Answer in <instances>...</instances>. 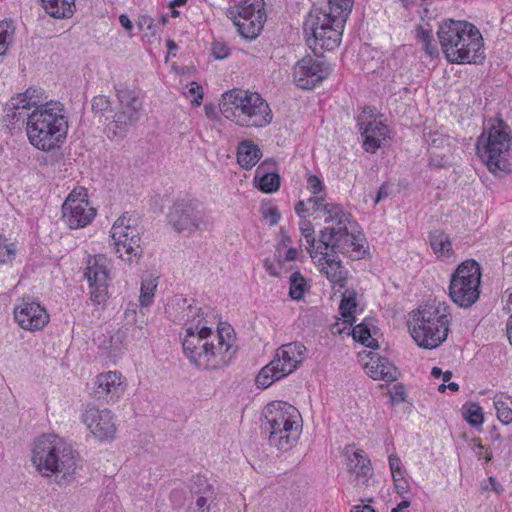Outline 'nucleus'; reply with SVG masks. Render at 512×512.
Wrapping results in <instances>:
<instances>
[{"mask_svg": "<svg viewBox=\"0 0 512 512\" xmlns=\"http://www.w3.org/2000/svg\"><path fill=\"white\" fill-rule=\"evenodd\" d=\"M222 115L244 127H264L272 121L267 102L256 92L232 89L222 94Z\"/></svg>", "mask_w": 512, "mask_h": 512, "instance_id": "nucleus-5", "label": "nucleus"}, {"mask_svg": "<svg viewBox=\"0 0 512 512\" xmlns=\"http://www.w3.org/2000/svg\"><path fill=\"white\" fill-rule=\"evenodd\" d=\"M210 338L206 354L197 357L198 368L217 370L229 365L236 353L232 327L229 324H220Z\"/></svg>", "mask_w": 512, "mask_h": 512, "instance_id": "nucleus-13", "label": "nucleus"}, {"mask_svg": "<svg viewBox=\"0 0 512 512\" xmlns=\"http://www.w3.org/2000/svg\"><path fill=\"white\" fill-rule=\"evenodd\" d=\"M126 383L120 372L100 373L93 381L92 395L106 403L117 401L125 392Z\"/></svg>", "mask_w": 512, "mask_h": 512, "instance_id": "nucleus-21", "label": "nucleus"}, {"mask_svg": "<svg viewBox=\"0 0 512 512\" xmlns=\"http://www.w3.org/2000/svg\"><path fill=\"white\" fill-rule=\"evenodd\" d=\"M15 27L12 21L0 22V56L4 55L13 42Z\"/></svg>", "mask_w": 512, "mask_h": 512, "instance_id": "nucleus-41", "label": "nucleus"}, {"mask_svg": "<svg viewBox=\"0 0 512 512\" xmlns=\"http://www.w3.org/2000/svg\"><path fill=\"white\" fill-rule=\"evenodd\" d=\"M338 252L332 251L330 248L323 249L318 254L321 257L318 260L320 272L323 273L334 287L340 289L345 287L348 277V270L342 264V261L335 255Z\"/></svg>", "mask_w": 512, "mask_h": 512, "instance_id": "nucleus-26", "label": "nucleus"}, {"mask_svg": "<svg viewBox=\"0 0 512 512\" xmlns=\"http://www.w3.org/2000/svg\"><path fill=\"white\" fill-rule=\"evenodd\" d=\"M262 157L259 146L250 140H243L237 147V162L245 170L252 169Z\"/></svg>", "mask_w": 512, "mask_h": 512, "instance_id": "nucleus-31", "label": "nucleus"}, {"mask_svg": "<svg viewBox=\"0 0 512 512\" xmlns=\"http://www.w3.org/2000/svg\"><path fill=\"white\" fill-rule=\"evenodd\" d=\"M28 110L30 109L26 107V104H22L20 100L12 97L5 106L4 121L11 125H15L20 121L22 124H27Z\"/></svg>", "mask_w": 512, "mask_h": 512, "instance_id": "nucleus-34", "label": "nucleus"}, {"mask_svg": "<svg viewBox=\"0 0 512 512\" xmlns=\"http://www.w3.org/2000/svg\"><path fill=\"white\" fill-rule=\"evenodd\" d=\"M417 39L422 43L423 49L430 57L438 55V49L432 44L433 36L430 30L420 27L417 31Z\"/></svg>", "mask_w": 512, "mask_h": 512, "instance_id": "nucleus-45", "label": "nucleus"}, {"mask_svg": "<svg viewBox=\"0 0 512 512\" xmlns=\"http://www.w3.org/2000/svg\"><path fill=\"white\" fill-rule=\"evenodd\" d=\"M197 499L195 501V509L192 512H206L209 509L207 506L208 502H212L214 500V494H195Z\"/></svg>", "mask_w": 512, "mask_h": 512, "instance_id": "nucleus-53", "label": "nucleus"}, {"mask_svg": "<svg viewBox=\"0 0 512 512\" xmlns=\"http://www.w3.org/2000/svg\"><path fill=\"white\" fill-rule=\"evenodd\" d=\"M330 74L328 64L312 56L300 59L293 68L295 84L301 89H313L322 83Z\"/></svg>", "mask_w": 512, "mask_h": 512, "instance_id": "nucleus-17", "label": "nucleus"}, {"mask_svg": "<svg viewBox=\"0 0 512 512\" xmlns=\"http://www.w3.org/2000/svg\"><path fill=\"white\" fill-rule=\"evenodd\" d=\"M188 93L195 95V97L191 100L192 105L200 106L203 99L202 86H200L197 82H191Z\"/></svg>", "mask_w": 512, "mask_h": 512, "instance_id": "nucleus-56", "label": "nucleus"}, {"mask_svg": "<svg viewBox=\"0 0 512 512\" xmlns=\"http://www.w3.org/2000/svg\"><path fill=\"white\" fill-rule=\"evenodd\" d=\"M509 403H511L509 397L503 399V396H500L494 399L497 418L504 425L512 423V408L509 406Z\"/></svg>", "mask_w": 512, "mask_h": 512, "instance_id": "nucleus-38", "label": "nucleus"}, {"mask_svg": "<svg viewBox=\"0 0 512 512\" xmlns=\"http://www.w3.org/2000/svg\"><path fill=\"white\" fill-rule=\"evenodd\" d=\"M429 166L436 169L446 168L450 166V161L445 154H438L434 151H431L429 157Z\"/></svg>", "mask_w": 512, "mask_h": 512, "instance_id": "nucleus-51", "label": "nucleus"}, {"mask_svg": "<svg viewBox=\"0 0 512 512\" xmlns=\"http://www.w3.org/2000/svg\"><path fill=\"white\" fill-rule=\"evenodd\" d=\"M102 257L88 262L85 277L89 282L90 299L96 304L104 303L108 298V270Z\"/></svg>", "mask_w": 512, "mask_h": 512, "instance_id": "nucleus-23", "label": "nucleus"}, {"mask_svg": "<svg viewBox=\"0 0 512 512\" xmlns=\"http://www.w3.org/2000/svg\"><path fill=\"white\" fill-rule=\"evenodd\" d=\"M14 99L20 100L22 104H26V107L31 109L32 107H37L41 103L39 97V90L36 88H28L25 92L19 93Z\"/></svg>", "mask_w": 512, "mask_h": 512, "instance_id": "nucleus-46", "label": "nucleus"}, {"mask_svg": "<svg viewBox=\"0 0 512 512\" xmlns=\"http://www.w3.org/2000/svg\"><path fill=\"white\" fill-rule=\"evenodd\" d=\"M32 463L43 477L55 476L59 485L74 480L79 455L64 439L55 434H43L34 441Z\"/></svg>", "mask_w": 512, "mask_h": 512, "instance_id": "nucleus-2", "label": "nucleus"}, {"mask_svg": "<svg viewBox=\"0 0 512 512\" xmlns=\"http://www.w3.org/2000/svg\"><path fill=\"white\" fill-rule=\"evenodd\" d=\"M429 243L435 255L442 260L450 258L453 253L449 236L442 230L429 233Z\"/></svg>", "mask_w": 512, "mask_h": 512, "instance_id": "nucleus-32", "label": "nucleus"}, {"mask_svg": "<svg viewBox=\"0 0 512 512\" xmlns=\"http://www.w3.org/2000/svg\"><path fill=\"white\" fill-rule=\"evenodd\" d=\"M95 216L96 209L90 205L84 188L72 190L62 205V219L70 229L86 227Z\"/></svg>", "mask_w": 512, "mask_h": 512, "instance_id": "nucleus-15", "label": "nucleus"}, {"mask_svg": "<svg viewBox=\"0 0 512 512\" xmlns=\"http://www.w3.org/2000/svg\"><path fill=\"white\" fill-rule=\"evenodd\" d=\"M347 18L334 16L332 12L312 10L307 16L303 29L307 44L316 56L336 49L341 43L342 30Z\"/></svg>", "mask_w": 512, "mask_h": 512, "instance_id": "nucleus-8", "label": "nucleus"}, {"mask_svg": "<svg viewBox=\"0 0 512 512\" xmlns=\"http://www.w3.org/2000/svg\"><path fill=\"white\" fill-rule=\"evenodd\" d=\"M212 55L215 59L221 60L229 55V50L221 43H214L212 47Z\"/></svg>", "mask_w": 512, "mask_h": 512, "instance_id": "nucleus-61", "label": "nucleus"}, {"mask_svg": "<svg viewBox=\"0 0 512 512\" xmlns=\"http://www.w3.org/2000/svg\"><path fill=\"white\" fill-rule=\"evenodd\" d=\"M511 146L510 128L503 120H498L497 125H492L487 133L483 132L479 136L476 149L488 170L502 177L511 171L508 160Z\"/></svg>", "mask_w": 512, "mask_h": 512, "instance_id": "nucleus-7", "label": "nucleus"}, {"mask_svg": "<svg viewBox=\"0 0 512 512\" xmlns=\"http://www.w3.org/2000/svg\"><path fill=\"white\" fill-rule=\"evenodd\" d=\"M389 460V467L392 473V478L395 479V477L402 476L401 471V461L400 458L394 454H391L388 458Z\"/></svg>", "mask_w": 512, "mask_h": 512, "instance_id": "nucleus-58", "label": "nucleus"}, {"mask_svg": "<svg viewBox=\"0 0 512 512\" xmlns=\"http://www.w3.org/2000/svg\"><path fill=\"white\" fill-rule=\"evenodd\" d=\"M469 27V22L455 21L453 19H448L440 25L437 35L447 60L464 59V53L462 54L458 52V49L453 48L457 47V43L464 37L465 30Z\"/></svg>", "mask_w": 512, "mask_h": 512, "instance_id": "nucleus-19", "label": "nucleus"}, {"mask_svg": "<svg viewBox=\"0 0 512 512\" xmlns=\"http://www.w3.org/2000/svg\"><path fill=\"white\" fill-rule=\"evenodd\" d=\"M274 161H264L256 169L254 182L258 189L264 193L276 192L280 187V176L275 172H268L266 166L274 165Z\"/></svg>", "mask_w": 512, "mask_h": 512, "instance_id": "nucleus-30", "label": "nucleus"}, {"mask_svg": "<svg viewBox=\"0 0 512 512\" xmlns=\"http://www.w3.org/2000/svg\"><path fill=\"white\" fill-rule=\"evenodd\" d=\"M138 27L141 31H150L153 36L156 33L153 19L149 16H142L139 19Z\"/></svg>", "mask_w": 512, "mask_h": 512, "instance_id": "nucleus-60", "label": "nucleus"}, {"mask_svg": "<svg viewBox=\"0 0 512 512\" xmlns=\"http://www.w3.org/2000/svg\"><path fill=\"white\" fill-rule=\"evenodd\" d=\"M391 192V187L387 183H383L374 199V204L377 205L381 200L387 198Z\"/></svg>", "mask_w": 512, "mask_h": 512, "instance_id": "nucleus-63", "label": "nucleus"}, {"mask_svg": "<svg viewBox=\"0 0 512 512\" xmlns=\"http://www.w3.org/2000/svg\"><path fill=\"white\" fill-rule=\"evenodd\" d=\"M171 227L185 236L197 231L210 230L213 226L211 217L203 204L194 198H183L176 201L167 215Z\"/></svg>", "mask_w": 512, "mask_h": 512, "instance_id": "nucleus-9", "label": "nucleus"}, {"mask_svg": "<svg viewBox=\"0 0 512 512\" xmlns=\"http://www.w3.org/2000/svg\"><path fill=\"white\" fill-rule=\"evenodd\" d=\"M124 339L125 333L122 330H114L108 336H105L101 345L110 352L112 357H117L123 350Z\"/></svg>", "mask_w": 512, "mask_h": 512, "instance_id": "nucleus-36", "label": "nucleus"}, {"mask_svg": "<svg viewBox=\"0 0 512 512\" xmlns=\"http://www.w3.org/2000/svg\"><path fill=\"white\" fill-rule=\"evenodd\" d=\"M354 0H328L329 11L334 16L348 18L352 11Z\"/></svg>", "mask_w": 512, "mask_h": 512, "instance_id": "nucleus-43", "label": "nucleus"}, {"mask_svg": "<svg viewBox=\"0 0 512 512\" xmlns=\"http://www.w3.org/2000/svg\"><path fill=\"white\" fill-rule=\"evenodd\" d=\"M15 27L12 21L0 22V56L4 55L13 42Z\"/></svg>", "mask_w": 512, "mask_h": 512, "instance_id": "nucleus-40", "label": "nucleus"}, {"mask_svg": "<svg viewBox=\"0 0 512 512\" xmlns=\"http://www.w3.org/2000/svg\"><path fill=\"white\" fill-rule=\"evenodd\" d=\"M14 318L21 328L28 331L41 330L49 322L46 309L30 298H23L14 308Z\"/></svg>", "mask_w": 512, "mask_h": 512, "instance_id": "nucleus-18", "label": "nucleus"}, {"mask_svg": "<svg viewBox=\"0 0 512 512\" xmlns=\"http://www.w3.org/2000/svg\"><path fill=\"white\" fill-rule=\"evenodd\" d=\"M68 127L64 105L58 101L40 104L27 116L29 142L42 151L58 147L65 140Z\"/></svg>", "mask_w": 512, "mask_h": 512, "instance_id": "nucleus-3", "label": "nucleus"}, {"mask_svg": "<svg viewBox=\"0 0 512 512\" xmlns=\"http://www.w3.org/2000/svg\"><path fill=\"white\" fill-rule=\"evenodd\" d=\"M192 494H214L213 486L208 483L204 476H194L190 485Z\"/></svg>", "mask_w": 512, "mask_h": 512, "instance_id": "nucleus-47", "label": "nucleus"}, {"mask_svg": "<svg viewBox=\"0 0 512 512\" xmlns=\"http://www.w3.org/2000/svg\"><path fill=\"white\" fill-rule=\"evenodd\" d=\"M356 309V301L354 297L343 298L341 300L339 310L344 318H353V312Z\"/></svg>", "mask_w": 512, "mask_h": 512, "instance_id": "nucleus-50", "label": "nucleus"}, {"mask_svg": "<svg viewBox=\"0 0 512 512\" xmlns=\"http://www.w3.org/2000/svg\"><path fill=\"white\" fill-rule=\"evenodd\" d=\"M213 333L214 332L210 327L203 324L200 329L186 332L182 340L184 354L189 359L190 363L197 368V357H199V355L202 356L203 354H206L208 349L207 347L211 340L210 336H212Z\"/></svg>", "mask_w": 512, "mask_h": 512, "instance_id": "nucleus-25", "label": "nucleus"}, {"mask_svg": "<svg viewBox=\"0 0 512 512\" xmlns=\"http://www.w3.org/2000/svg\"><path fill=\"white\" fill-rule=\"evenodd\" d=\"M301 425L299 423L293 424L292 427L285 426L283 428L268 431V440L271 446L279 450L290 449L298 440L300 435Z\"/></svg>", "mask_w": 512, "mask_h": 512, "instance_id": "nucleus-29", "label": "nucleus"}, {"mask_svg": "<svg viewBox=\"0 0 512 512\" xmlns=\"http://www.w3.org/2000/svg\"><path fill=\"white\" fill-rule=\"evenodd\" d=\"M307 288V283L304 276L296 271L290 276L289 295L294 300H300Z\"/></svg>", "mask_w": 512, "mask_h": 512, "instance_id": "nucleus-42", "label": "nucleus"}, {"mask_svg": "<svg viewBox=\"0 0 512 512\" xmlns=\"http://www.w3.org/2000/svg\"><path fill=\"white\" fill-rule=\"evenodd\" d=\"M124 317L127 325L137 324L139 318L137 305L134 303H129L124 312Z\"/></svg>", "mask_w": 512, "mask_h": 512, "instance_id": "nucleus-57", "label": "nucleus"}, {"mask_svg": "<svg viewBox=\"0 0 512 512\" xmlns=\"http://www.w3.org/2000/svg\"><path fill=\"white\" fill-rule=\"evenodd\" d=\"M138 219L128 213L120 216L111 228V238L117 256L124 261H132L143 254Z\"/></svg>", "mask_w": 512, "mask_h": 512, "instance_id": "nucleus-14", "label": "nucleus"}, {"mask_svg": "<svg viewBox=\"0 0 512 512\" xmlns=\"http://www.w3.org/2000/svg\"><path fill=\"white\" fill-rule=\"evenodd\" d=\"M263 415L265 432L285 426L292 427L293 424L299 423L301 418L299 411L294 406L282 401H274L266 405Z\"/></svg>", "mask_w": 512, "mask_h": 512, "instance_id": "nucleus-22", "label": "nucleus"}, {"mask_svg": "<svg viewBox=\"0 0 512 512\" xmlns=\"http://www.w3.org/2000/svg\"><path fill=\"white\" fill-rule=\"evenodd\" d=\"M381 372L371 371V378L374 380H383L393 382L398 377V369L385 357H382Z\"/></svg>", "mask_w": 512, "mask_h": 512, "instance_id": "nucleus-39", "label": "nucleus"}, {"mask_svg": "<svg viewBox=\"0 0 512 512\" xmlns=\"http://www.w3.org/2000/svg\"><path fill=\"white\" fill-rule=\"evenodd\" d=\"M506 294L507 299L505 309H507V311L511 313L506 324V331L510 344L512 345V289L508 290Z\"/></svg>", "mask_w": 512, "mask_h": 512, "instance_id": "nucleus-55", "label": "nucleus"}, {"mask_svg": "<svg viewBox=\"0 0 512 512\" xmlns=\"http://www.w3.org/2000/svg\"><path fill=\"white\" fill-rule=\"evenodd\" d=\"M466 421L471 426H479L483 423L482 409L478 404H471L464 412Z\"/></svg>", "mask_w": 512, "mask_h": 512, "instance_id": "nucleus-49", "label": "nucleus"}, {"mask_svg": "<svg viewBox=\"0 0 512 512\" xmlns=\"http://www.w3.org/2000/svg\"><path fill=\"white\" fill-rule=\"evenodd\" d=\"M15 254V245L13 243H7V239L0 234V264L12 261Z\"/></svg>", "mask_w": 512, "mask_h": 512, "instance_id": "nucleus-48", "label": "nucleus"}, {"mask_svg": "<svg viewBox=\"0 0 512 512\" xmlns=\"http://www.w3.org/2000/svg\"><path fill=\"white\" fill-rule=\"evenodd\" d=\"M264 5V0H244L226 9V16L242 38L253 40L259 36L267 19Z\"/></svg>", "mask_w": 512, "mask_h": 512, "instance_id": "nucleus-12", "label": "nucleus"}, {"mask_svg": "<svg viewBox=\"0 0 512 512\" xmlns=\"http://www.w3.org/2000/svg\"><path fill=\"white\" fill-rule=\"evenodd\" d=\"M393 482L396 493L401 498H405V496H408V494L410 493V485L403 475L395 477V479H393Z\"/></svg>", "mask_w": 512, "mask_h": 512, "instance_id": "nucleus-54", "label": "nucleus"}, {"mask_svg": "<svg viewBox=\"0 0 512 512\" xmlns=\"http://www.w3.org/2000/svg\"><path fill=\"white\" fill-rule=\"evenodd\" d=\"M165 311L173 322L185 327V332L195 331L203 324L206 325L203 309L194 299L175 295L167 303Z\"/></svg>", "mask_w": 512, "mask_h": 512, "instance_id": "nucleus-16", "label": "nucleus"}, {"mask_svg": "<svg viewBox=\"0 0 512 512\" xmlns=\"http://www.w3.org/2000/svg\"><path fill=\"white\" fill-rule=\"evenodd\" d=\"M481 266L473 259L458 265L451 275L449 295L461 308H470L480 296Z\"/></svg>", "mask_w": 512, "mask_h": 512, "instance_id": "nucleus-10", "label": "nucleus"}, {"mask_svg": "<svg viewBox=\"0 0 512 512\" xmlns=\"http://www.w3.org/2000/svg\"><path fill=\"white\" fill-rule=\"evenodd\" d=\"M263 216L266 220L269 221L271 226L276 225L280 220V214L276 207H270L265 212H263Z\"/></svg>", "mask_w": 512, "mask_h": 512, "instance_id": "nucleus-62", "label": "nucleus"}, {"mask_svg": "<svg viewBox=\"0 0 512 512\" xmlns=\"http://www.w3.org/2000/svg\"><path fill=\"white\" fill-rule=\"evenodd\" d=\"M82 421L90 432L101 441L112 438L116 432L113 415L109 409H99L95 405H87L82 414Z\"/></svg>", "mask_w": 512, "mask_h": 512, "instance_id": "nucleus-20", "label": "nucleus"}, {"mask_svg": "<svg viewBox=\"0 0 512 512\" xmlns=\"http://www.w3.org/2000/svg\"><path fill=\"white\" fill-rule=\"evenodd\" d=\"M460 53H464L462 60H447L450 63L456 64H481L485 59V53L483 48V38L480 31L470 23V27L466 28L464 37L457 43V47Z\"/></svg>", "mask_w": 512, "mask_h": 512, "instance_id": "nucleus-24", "label": "nucleus"}, {"mask_svg": "<svg viewBox=\"0 0 512 512\" xmlns=\"http://www.w3.org/2000/svg\"><path fill=\"white\" fill-rule=\"evenodd\" d=\"M449 322L448 307L439 302L421 306L413 314L408 327L419 347L434 349L447 339Z\"/></svg>", "mask_w": 512, "mask_h": 512, "instance_id": "nucleus-6", "label": "nucleus"}, {"mask_svg": "<svg viewBox=\"0 0 512 512\" xmlns=\"http://www.w3.org/2000/svg\"><path fill=\"white\" fill-rule=\"evenodd\" d=\"M359 130L363 136V148L366 152L375 153L381 141L387 137L388 127L381 121L370 119L367 122L358 121Z\"/></svg>", "mask_w": 512, "mask_h": 512, "instance_id": "nucleus-28", "label": "nucleus"}, {"mask_svg": "<svg viewBox=\"0 0 512 512\" xmlns=\"http://www.w3.org/2000/svg\"><path fill=\"white\" fill-rule=\"evenodd\" d=\"M427 141L431 147L438 148L440 146H443V144L447 142L448 139L444 138L442 135L438 133H434L430 135Z\"/></svg>", "mask_w": 512, "mask_h": 512, "instance_id": "nucleus-64", "label": "nucleus"}, {"mask_svg": "<svg viewBox=\"0 0 512 512\" xmlns=\"http://www.w3.org/2000/svg\"><path fill=\"white\" fill-rule=\"evenodd\" d=\"M348 462V471L353 475V482L356 486L367 485L373 474L370 459L364 450L346 447L345 452Z\"/></svg>", "mask_w": 512, "mask_h": 512, "instance_id": "nucleus-27", "label": "nucleus"}, {"mask_svg": "<svg viewBox=\"0 0 512 512\" xmlns=\"http://www.w3.org/2000/svg\"><path fill=\"white\" fill-rule=\"evenodd\" d=\"M118 109L111 117L107 113L112 112V103L104 95H97L91 100L92 111L95 114L105 116L106 131L109 137H123L129 129L137 124L141 116L142 101L135 90L123 85L116 86Z\"/></svg>", "mask_w": 512, "mask_h": 512, "instance_id": "nucleus-4", "label": "nucleus"}, {"mask_svg": "<svg viewBox=\"0 0 512 512\" xmlns=\"http://www.w3.org/2000/svg\"><path fill=\"white\" fill-rule=\"evenodd\" d=\"M46 12L54 18H70L74 14L75 0H40Z\"/></svg>", "mask_w": 512, "mask_h": 512, "instance_id": "nucleus-33", "label": "nucleus"}, {"mask_svg": "<svg viewBox=\"0 0 512 512\" xmlns=\"http://www.w3.org/2000/svg\"><path fill=\"white\" fill-rule=\"evenodd\" d=\"M323 197H310L307 204L311 210L323 211L325 223L331 224L320 231L319 241L334 252L349 255L352 259H362L367 254L366 238L350 213L333 203L323 204Z\"/></svg>", "mask_w": 512, "mask_h": 512, "instance_id": "nucleus-1", "label": "nucleus"}, {"mask_svg": "<svg viewBox=\"0 0 512 512\" xmlns=\"http://www.w3.org/2000/svg\"><path fill=\"white\" fill-rule=\"evenodd\" d=\"M369 361L365 363V371L367 375L371 377V371L377 370V372H381L382 366V356L377 353L370 352L368 354Z\"/></svg>", "mask_w": 512, "mask_h": 512, "instance_id": "nucleus-52", "label": "nucleus"}, {"mask_svg": "<svg viewBox=\"0 0 512 512\" xmlns=\"http://www.w3.org/2000/svg\"><path fill=\"white\" fill-rule=\"evenodd\" d=\"M369 326L370 324L367 319L363 323L356 325L352 331L353 338L366 347L378 348V342L372 338Z\"/></svg>", "mask_w": 512, "mask_h": 512, "instance_id": "nucleus-37", "label": "nucleus"}, {"mask_svg": "<svg viewBox=\"0 0 512 512\" xmlns=\"http://www.w3.org/2000/svg\"><path fill=\"white\" fill-rule=\"evenodd\" d=\"M307 188L314 195L320 193L323 189V184L321 180L315 175H309L307 179Z\"/></svg>", "mask_w": 512, "mask_h": 512, "instance_id": "nucleus-59", "label": "nucleus"}, {"mask_svg": "<svg viewBox=\"0 0 512 512\" xmlns=\"http://www.w3.org/2000/svg\"><path fill=\"white\" fill-rule=\"evenodd\" d=\"M305 352L306 347L300 342H291L279 347L274 358L258 373L257 386L267 388L294 372L305 359Z\"/></svg>", "mask_w": 512, "mask_h": 512, "instance_id": "nucleus-11", "label": "nucleus"}, {"mask_svg": "<svg viewBox=\"0 0 512 512\" xmlns=\"http://www.w3.org/2000/svg\"><path fill=\"white\" fill-rule=\"evenodd\" d=\"M300 231L301 235L305 239L307 251L309 252L311 258H315L320 251L325 249V246L320 241L318 246L315 245V232L310 221L301 222Z\"/></svg>", "mask_w": 512, "mask_h": 512, "instance_id": "nucleus-35", "label": "nucleus"}, {"mask_svg": "<svg viewBox=\"0 0 512 512\" xmlns=\"http://www.w3.org/2000/svg\"><path fill=\"white\" fill-rule=\"evenodd\" d=\"M157 287L155 279H144L141 282V294L139 297L140 305L142 307L149 306L154 297V291Z\"/></svg>", "mask_w": 512, "mask_h": 512, "instance_id": "nucleus-44", "label": "nucleus"}]
</instances>
